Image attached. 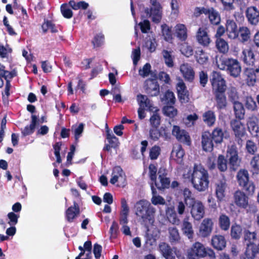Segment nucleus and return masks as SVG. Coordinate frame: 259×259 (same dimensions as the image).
<instances>
[{"label": "nucleus", "mask_w": 259, "mask_h": 259, "mask_svg": "<svg viewBox=\"0 0 259 259\" xmlns=\"http://www.w3.org/2000/svg\"><path fill=\"white\" fill-rule=\"evenodd\" d=\"M151 6L144 10L146 17L151 19L153 22L158 24L162 17V7L157 0H150Z\"/></svg>", "instance_id": "20e7f679"}, {"label": "nucleus", "mask_w": 259, "mask_h": 259, "mask_svg": "<svg viewBox=\"0 0 259 259\" xmlns=\"http://www.w3.org/2000/svg\"><path fill=\"white\" fill-rule=\"evenodd\" d=\"M137 101L140 107L149 109L152 107V104L147 96L141 94L137 95Z\"/></svg>", "instance_id": "58836bf2"}, {"label": "nucleus", "mask_w": 259, "mask_h": 259, "mask_svg": "<svg viewBox=\"0 0 259 259\" xmlns=\"http://www.w3.org/2000/svg\"><path fill=\"white\" fill-rule=\"evenodd\" d=\"M237 181L239 185L242 187L248 194L252 195L255 190L253 183L249 180V174L246 169H240L237 173Z\"/></svg>", "instance_id": "39448f33"}, {"label": "nucleus", "mask_w": 259, "mask_h": 259, "mask_svg": "<svg viewBox=\"0 0 259 259\" xmlns=\"http://www.w3.org/2000/svg\"><path fill=\"white\" fill-rule=\"evenodd\" d=\"M156 43L155 39L153 37H147L146 38L144 46L150 52H153L155 50Z\"/></svg>", "instance_id": "603ef678"}, {"label": "nucleus", "mask_w": 259, "mask_h": 259, "mask_svg": "<svg viewBox=\"0 0 259 259\" xmlns=\"http://www.w3.org/2000/svg\"><path fill=\"white\" fill-rule=\"evenodd\" d=\"M227 185L225 182L221 181L215 184V193L218 200L222 201L225 196Z\"/></svg>", "instance_id": "bb28decb"}, {"label": "nucleus", "mask_w": 259, "mask_h": 259, "mask_svg": "<svg viewBox=\"0 0 259 259\" xmlns=\"http://www.w3.org/2000/svg\"><path fill=\"white\" fill-rule=\"evenodd\" d=\"M259 73L258 68H246L244 71V74L246 77V80L249 85H253L256 81L257 73Z\"/></svg>", "instance_id": "a211bd4d"}, {"label": "nucleus", "mask_w": 259, "mask_h": 259, "mask_svg": "<svg viewBox=\"0 0 259 259\" xmlns=\"http://www.w3.org/2000/svg\"><path fill=\"white\" fill-rule=\"evenodd\" d=\"M245 106L246 109L250 111H255L257 109V105L251 97H246Z\"/></svg>", "instance_id": "5fc2aeb1"}, {"label": "nucleus", "mask_w": 259, "mask_h": 259, "mask_svg": "<svg viewBox=\"0 0 259 259\" xmlns=\"http://www.w3.org/2000/svg\"><path fill=\"white\" fill-rule=\"evenodd\" d=\"M246 16L251 24L256 25L259 22V12L255 7L248 8L246 11Z\"/></svg>", "instance_id": "412c9836"}, {"label": "nucleus", "mask_w": 259, "mask_h": 259, "mask_svg": "<svg viewBox=\"0 0 259 259\" xmlns=\"http://www.w3.org/2000/svg\"><path fill=\"white\" fill-rule=\"evenodd\" d=\"M176 34L178 38L182 40L187 38V30L184 24H179L176 26Z\"/></svg>", "instance_id": "79ce46f5"}, {"label": "nucleus", "mask_w": 259, "mask_h": 259, "mask_svg": "<svg viewBox=\"0 0 259 259\" xmlns=\"http://www.w3.org/2000/svg\"><path fill=\"white\" fill-rule=\"evenodd\" d=\"M243 60L246 65L253 66L256 62L254 54L251 49H246L242 52Z\"/></svg>", "instance_id": "a878e982"}, {"label": "nucleus", "mask_w": 259, "mask_h": 259, "mask_svg": "<svg viewBox=\"0 0 259 259\" xmlns=\"http://www.w3.org/2000/svg\"><path fill=\"white\" fill-rule=\"evenodd\" d=\"M162 35L164 39L169 41L172 39L171 30L166 24H163L161 26Z\"/></svg>", "instance_id": "13d9d810"}, {"label": "nucleus", "mask_w": 259, "mask_h": 259, "mask_svg": "<svg viewBox=\"0 0 259 259\" xmlns=\"http://www.w3.org/2000/svg\"><path fill=\"white\" fill-rule=\"evenodd\" d=\"M256 234L255 232H250L245 230L243 232V242L246 245H255L254 241L256 240Z\"/></svg>", "instance_id": "c756f323"}, {"label": "nucleus", "mask_w": 259, "mask_h": 259, "mask_svg": "<svg viewBox=\"0 0 259 259\" xmlns=\"http://www.w3.org/2000/svg\"><path fill=\"white\" fill-rule=\"evenodd\" d=\"M188 206L191 207V214L195 220L199 221L203 218L205 209L203 203L201 201H195Z\"/></svg>", "instance_id": "9d476101"}, {"label": "nucleus", "mask_w": 259, "mask_h": 259, "mask_svg": "<svg viewBox=\"0 0 259 259\" xmlns=\"http://www.w3.org/2000/svg\"><path fill=\"white\" fill-rule=\"evenodd\" d=\"M166 216L168 221L174 224L178 225L180 223V219L174 209L170 208L166 211Z\"/></svg>", "instance_id": "a19ab883"}, {"label": "nucleus", "mask_w": 259, "mask_h": 259, "mask_svg": "<svg viewBox=\"0 0 259 259\" xmlns=\"http://www.w3.org/2000/svg\"><path fill=\"white\" fill-rule=\"evenodd\" d=\"M258 251L255 245H248L244 254L240 256V259H254Z\"/></svg>", "instance_id": "c85d7f7f"}, {"label": "nucleus", "mask_w": 259, "mask_h": 259, "mask_svg": "<svg viewBox=\"0 0 259 259\" xmlns=\"http://www.w3.org/2000/svg\"><path fill=\"white\" fill-rule=\"evenodd\" d=\"M60 9L61 13L65 18L69 19L72 17L73 14L72 11L69 8L67 4H62Z\"/></svg>", "instance_id": "052dcab7"}, {"label": "nucleus", "mask_w": 259, "mask_h": 259, "mask_svg": "<svg viewBox=\"0 0 259 259\" xmlns=\"http://www.w3.org/2000/svg\"><path fill=\"white\" fill-rule=\"evenodd\" d=\"M213 222L211 219H204L200 224L199 230V235L202 237H206L210 235L212 230Z\"/></svg>", "instance_id": "4468645a"}, {"label": "nucleus", "mask_w": 259, "mask_h": 259, "mask_svg": "<svg viewBox=\"0 0 259 259\" xmlns=\"http://www.w3.org/2000/svg\"><path fill=\"white\" fill-rule=\"evenodd\" d=\"M218 67L225 70L230 76L237 78L240 76L241 66L239 62L235 59L220 58L217 61Z\"/></svg>", "instance_id": "7ed1b4c3"}, {"label": "nucleus", "mask_w": 259, "mask_h": 259, "mask_svg": "<svg viewBox=\"0 0 259 259\" xmlns=\"http://www.w3.org/2000/svg\"><path fill=\"white\" fill-rule=\"evenodd\" d=\"M200 14H204L208 16L210 22L213 25H218L221 22V17L219 13L213 8L199 9Z\"/></svg>", "instance_id": "9b49d317"}, {"label": "nucleus", "mask_w": 259, "mask_h": 259, "mask_svg": "<svg viewBox=\"0 0 259 259\" xmlns=\"http://www.w3.org/2000/svg\"><path fill=\"white\" fill-rule=\"evenodd\" d=\"M182 230L183 233L186 235L189 239L193 238L194 232L192 228V226L191 223L188 221V218H185L183 220Z\"/></svg>", "instance_id": "473e14b6"}, {"label": "nucleus", "mask_w": 259, "mask_h": 259, "mask_svg": "<svg viewBox=\"0 0 259 259\" xmlns=\"http://www.w3.org/2000/svg\"><path fill=\"white\" fill-rule=\"evenodd\" d=\"M210 81L213 93L225 92L227 87L226 81L220 73L213 71L211 73Z\"/></svg>", "instance_id": "423d86ee"}, {"label": "nucleus", "mask_w": 259, "mask_h": 259, "mask_svg": "<svg viewBox=\"0 0 259 259\" xmlns=\"http://www.w3.org/2000/svg\"><path fill=\"white\" fill-rule=\"evenodd\" d=\"M206 255V250L204 246L199 242H196L188 251V259H199Z\"/></svg>", "instance_id": "6e6552de"}, {"label": "nucleus", "mask_w": 259, "mask_h": 259, "mask_svg": "<svg viewBox=\"0 0 259 259\" xmlns=\"http://www.w3.org/2000/svg\"><path fill=\"white\" fill-rule=\"evenodd\" d=\"M161 136V133L157 128L152 127L149 130V138L154 141H157Z\"/></svg>", "instance_id": "774afa93"}, {"label": "nucleus", "mask_w": 259, "mask_h": 259, "mask_svg": "<svg viewBox=\"0 0 259 259\" xmlns=\"http://www.w3.org/2000/svg\"><path fill=\"white\" fill-rule=\"evenodd\" d=\"M42 29L44 32H46L49 29L52 33H56L58 31L55 24L50 21H47L42 25Z\"/></svg>", "instance_id": "680f3d73"}, {"label": "nucleus", "mask_w": 259, "mask_h": 259, "mask_svg": "<svg viewBox=\"0 0 259 259\" xmlns=\"http://www.w3.org/2000/svg\"><path fill=\"white\" fill-rule=\"evenodd\" d=\"M226 27L229 38L235 39L238 36L239 30H238L237 24L234 20L228 19L226 21Z\"/></svg>", "instance_id": "dca6fc26"}, {"label": "nucleus", "mask_w": 259, "mask_h": 259, "mask_svg": "<svg viewBox=\"0 0 259 259\" xmlns=\"http://www.w3.org/2000/svg\"><path fill=\"white\" fill-rule=\"evenodd\" d=\"M196 37L198 42L204 47H207L211 41L207 32L203 28L200 27L198 29Z\"/></svg>", "instance_id": "6ab92c4d"}, {"label": "nucleus", "mask_w": 259, "mask_h": 259, "mask_svg": "<svg viewBox=\"0 0 259 259\" xmlns=\"http://www.w3.org/2000/svg\"><path fill=\"white\" fill-rule=\"evenodd\" d=\"M184 154V151L180 145L174 147L171 152L172 156L177 157L178 161H181Z\"/></svg>", "instance_id": "de8ad7c7"}, {"label": "nucleus", "mask_w": 259, "mask_h": 259, "mask_svg": "<svg viewBox=\"0 0 259 259\" xmlns=\"http://www.w3.org/2000/svg\"><path fill=\"white\" fill-rule=\"evenodd\" d=\"M150 122L152 127L157 128L160 124V116L156 113H153L150 118Z\"/></svg>", "instance_id": "0e129e2a"}, {"label": "nucleus", "mask_w": 259, "mask_h": 259, "mask_svg": "<svg viewBox=\"0 0 259 259\" xmlns=\"http://www.w3.org/2000/svg\"><path fill=\"white\" fill-rule=\"evenodd\" d=\"M211 137L215 143L222 142L224 138V133L222 128L217 127L214 128L211 134Z\"/></svg>", "instance_id": "e433bc0d"}, {"label": "nucleus", "mask_w": 259, "mask_h": 259, "mask_svg": "<svg viewBox=\"0 0 259 259\" xmlns=\"http://www.w3.org/2000/svg\"><path fill=\"white\" fill-rule=\"evenodd\" d=\"M227 157L229 158L231 168L235 170L240 166L241 159L239 158L237 147L231 146L227 150Z\"/></svg>", "instance_id": "0eeeda50"}, {"label": "nucleus", "mask_w": 259, "mask_h": 259, "mask_svg": "<svg viewBox=\"0 0 259 259\" xmlns=\"http://www.w3.org/2000/svg\"><path fill=\"white\" fill-rule=\"evenodd\" d=\"M238 32L240 35L242 41H246L250 38V31L247 27H240L239 29Z\"/></svg>", "instance_id": "3c124183"}, {"label": "nucleus", "mask_w": 259, "mask_h": 259, "mask_svg": "<svg viewBox=\"0 0 259 259\" xmlns=\"http://www.w3.org/2000/svg\"><path fill=\"white\" fill-rule=\"evenodd\" d=\"M217 104L216 106L219 110L224 109L227 106V99L225 92L213 93Z\"/></svg>", "instance_id": "7c9ffc66"}, {"label": "nucleus", "mask_w": 259, "mask_h": 259, "mask_svg": "<svg viewBox=\"0 0 259 259\" xmlns=\"http://www.w3.org/2000/svg\"><path fill=\"white\" fill-rule=\"evenodd\" d=\"M195 57L196 60L200 64H204L208 61L207 55L202 50L196 52Z\"/></svg>", "instance_id": "a18cd8bd"}, {"label": "nucleus", "mask_w": 259, "mask_h": 259, "mask_svg": "<svg viewBox=\"0 0 259 259\" xmlns=\"http://www.w3.org/2000/svg\"><path fill=\"white\" fill-rule=\"evenodd\" d=\"M144 88L147 94L151 97L156 96L159 93V85L155 80L147 79L145 82Z\"/></svg>", "instance_id": "ddd939ff"}, {"label": "nucleus", "mask_w": 259, "mask_h": 259, "mask_svg": "<svg viewBox=\"0 0 259 259\" xmlns=\"http://www.w3.org/2000/svg\"><path fill=\"white\" fill-rule=\"evenodd\" d=\"M151 189L152 194V197L151 199L152 203L155 205L159 204L164 205L165 203L164 199L161 196L157 195L156 190L152 184H151Z\"/></svg>", "instance_id": "72a5a7b5"}, {"label": "nucleus", "mask_w": 259, "mask_h": 259, "mask_svg": "<svg viewBox=\"0 0 259 259\" xmlns=\"http://www.w3.org/2000/svg\"><path fill=\"white\" fill-rule=\"evenodd\" d=\"M158 180H159V182L156 180L153 183V185L154 184L158 189L162 190L169 187L170 181L168 177H164Z\"/></svg>", "instance_id": "c9c22d12"}, {"label": "nucleus", "mask_w": 259, "mask_h": 259, "mask_svg": "<svg viewBox=\"0 0 259 259\" xmlns=\"http://www.w3.org/2000/svg\"><path fill=\"white\" fill-rule=\"evenodd\" d=\"M228 96L229 100L232 102V103L238 102L239 94L235 88L231 87L229 89Z\"/></svg>", "instance_id": "09e8293b"}, {"label": "nucleus", "mask_w": 259, "mask_h": 259, "mask_svg": "<svg viewBox=\"0 0 259 259\" xmlns=\"http://www.w3.org/2000/svg\"><path fill=\"white\" fill-rule=\"evenodd\" d=\"M211 244L214 248L221 250L226 247V242L223 236L215 235L212 237Z\"/></svg>", "instance_id": "cd10ccee"}, {"label": "nucleus", "mask_w": 259, "mask_h": 259, "mask_svg": "<svg viewBox=\"0 0 259 259\" xmlns=\"http://www.w3.org/2000/svg\"><path fill=\"white\" fill-rule=\"evenodd\" d=\"M180 71L186 80L190 82L193 80L195 76V72L189 64L186 63L181 65Z\"/></svg>", "instance_id": "4be33fe9"}, {"label": "nucleus", "mask_w": 259, "mask_h": 259, "mask_svg": "<svg viewBox=\"0 0 259 259\" xmlns=\"http://www.w3.org/2000/svg\"><path fill=\"white\" fill-rule=\"evenodd\" d=\"M217 168L221 172H224L227 169V160L223 155H220L218 157Z\"/></svg>", "instance_id": "c03bdc74"}, {"label": "nucleus", "mask_w": 259, "mask_h": 259, "mask_svg": "<svg viewBox=\"0 0 259 259\" xmlns=\"http://www.w3.org/2000/svg\"><path fill=\"white\" fill-rule=\"evenodd\" d=\"M215 46L218 51L222 53H226L229 50L228 42L222 38H217Z\"/></svg>", "instance_id": "4c0bfd02"}, {"label": "nucleus", "mask_w": 259, "mask_h": 259, "mask_svg": "<svg viewBox=\"0 0 259 259\" xmlns=\"http://www.w3.org/2000/svg\"><path fill=\"white\" fill-rule=\"evenodd\" d=\"M239 119H234L231 121V126L236 137H243L245 130L243 124Z\"/></svg>", "instance_id": "b1692460"}, {"label": "nucleus", "mask_w": 259, "mask_h": 259, "mask_svg": "<svg viewBox=\"0 0 259 259\" xmlns=\"http://www.w3.org/2000/svg\"><path fill=\"white\" fill-rule=\"evenodd\" d=\"M157 169L154 164H150L149 165V176L151 181V183L153 185V183L156 180V173Z\"/></svg>", "instance_id": "e2e57ef3"}, {"label": "nucleus", "mask_w": 259, "mask_h": 259, "mask_svg": "<svg viewBox=\"0 0 259 259\" xmlns=\"http://www.w3.org/2000/svg\"><path fill=\"white\" fill-rule=\"evenodd\" d=\"M219 225L220 228L225 231L229 229L230 225L229 218L225 214H221L219 217Z\"/></svg>", "instance_id": "37998d69"}, {"label": "nucleus", "mask_w": 259, "mask_h": 259, "mask_svg": "<svg viewBox=\"0 0 259 259\" xmlns=\"http://www.w3.org/2000/svg\"><path fill=\"white\" fill-rule=\"evenodd\" d=\"M242 232V228L239 225L233 226L231 228V235L232 237L235 239H238L240 238Z\"/></svg>", "instance_id": "bf43d9fd"}, {"label": "nucleus", "mask_w": 259, "mask_h": 259, "mask_svg": "<svg viewBox=\"0 0 259 259\" xmlns=\"http://www.w3.org/2000/svg\"><path fill=\"white\" fill-rule=\"evenodd\" d=\"M233 104L236 118L239 120L243 119L244 118L245 109L243 104L239 101Z\"/></svg>", "instance_id": "2f4dec72"}, {"label": "nucleus", "mask_w": 259, "mask_h": 259, "mask_svg": "<svg viewBox=\"0 0 259 259\" xmlns=\"http://www.w3.org/2000/svg\"><path fill=\"white\" fill-rule=\"evenodd\" d=\"M172 135L179 142L188 146L191 145V139L188 133L184 130L181 129L179 126L174 125L172 130Z\"/></svg>", "instance_id": "1a4fd4ad"}, {"label": "nucleus", "mask_w": 259, "mask_h": 259, "mask_svg": "<svg viewBox=\"0 0 259 259\" xmlns=\"http://www.w3.org/2000/svg\"><path fill=\"white\" fill-rule=\"evenodd\" d=\"M246 149L249 153L254 154L257 150L256 145L252 141L247 140L246 143Z\"/></svg>", "instance_id": "338daca9"}, {"label": "nucleus", "mask_w": 259, "mask_h": 259, "mask_svg": "<svg viewBox=\"0 0 259 259\" xmlns=\"http://www.w3.org/2000/svg\"><path fill=\"white\" fill-rule=\"evenodd\" d=\"M163 112L164 115L170 118H173L177 114V110L171 105L165 106L163 108Z\"/></svg>", "instance_id": "864d4df0"}, {"label": "nucleus", "mask_w": 259, "mask_h": 259, "mask_svg": "<svg viewBox=\"0 0 259 259\" xmlns=\"http://www.w3.org/2000/svg\"><path fill=\"white\" fill-rule=\"evenodd\" d=\"M163 58L164 59L165 63L169 67H172L174 65L173 60L171 55L168 51L164 50L162 52Z\"/></svg>", "instance_id": "69168bd1"}, {"label": "nucleus", "mask_w": 259, "mask_h": 259, "mask_svg": "<svg viewBox=\"0 0 259 259\" xmlns=\"http://www.w3.org/2000/svg\"><path fill=\"white\" fill-rule=\"evenodd\" d=\"M190 178L193 187L198 191L203 192L207 189L209 183V175L201 164H194Z\"/></svg>", "instance_id": "f257e3e1"}, {"label": "nucleus", "mask_w": 259, "mask_h": 259, "mask_svg": "<svg viewBox=\"0 0 259 259\" xmlns=\"http://www.w3.org/2000/svg\"><path fill=\"white\" fill-rule=\"evenodd\" d=\"M180 51L182 54L187 57L192 56L193 54V50L192 47L186 43H184L181 45Z\"/></svg>", "instance_id": "6e6d98bb"}, {"label": "nucleus", "mask_w": 259, "mask_h": 259, "mask_svg": "<svg viewBox=\"0 0 259 259\" xmlns=\"http://www.w3.org/2000/svg\"><path fill=\"white\" fill-rule=\"evenodd\" d=\"M201 145L202 149L206 152H211L213 149V139L211 134L205 131L201 135Z\"/></svg>", "instance_id": "2eb2a0df"}, {"label": "nucleus", "mask_w": 259, "mask_h": 259, "mask_svg": "<svg viewBox=\"0 0 259 259\" xmlns=\"http://www.w3.org/2000/svg\"><path fill=\"white\" fill-rule=\"evenodd\" d=\"M203 121L208 126H212L216 120L215 115L214 112L208 110L203 114L202 115Z\"/></svg>", "instance_id": "f704fd0d"}, {"label": "nucleus", "mask_w": 259, "mask_h": 259, "mask_svg": "<svg viewBox=\"0 0 259 259\" xmlns=\"http://www.w3.org/2000/svg\"><path fill=\"white\" fill-rule=\"evenodd\" d=\"M159 251L165 259H175V255L170 246L165 242L159 244Z\"/></svg>", "instance_id": "5701e85b"}, {"label": "nucleus", "mask_w": 259, "mask_h": 259, "mask_svg": "<svg viewBox=\"0 0 259 259\" xmlns=\"http://www.w3.org/2000/svg\"><path fill=\"white\" fill-rule=\"evenodd\" d=\"M31 119V120L30 124L29 125L26 126L23 129L21 130V133L23 137H26L33 134L36 126L39 124V120L36 115L32 114Z\"/></svg>", "instance_id": "aec40b11"}, {"label": "nucleus", "mask_w": 259, "mask_h": 259, "mask_svg": "<svg viewBox=\"0 0 259 259\" xmlns=\"http://www.w3.org/2000/svg\"><path fill=\"white\" fill-rule=\"evenodd\" d=\"M73 204V206L69 207L66 211V218L69 222H72L80 212L77 203L74 202Z\"/></svg>", "instance_id": "393cba45"}, {"label": "nucleus", "mask_w": 259, "mask_h": 259, "mask_svg": "<svg viewBox=\"0 0 259 259\" xmlns=\"http://www.w3.org/2000/svg\"><path fill=\"white\" fill-rule=\"evenodd\" d=\"M169 234V240L170 242H177L180 239V234L178 229L176 227H169L168 228Z\"/></svg>", "instance_id": "8fccbe9b"}, {"label": "nucleus", "mask_w": 259, "mask_h": 259, "mask_svg": "<svg viewBox=\"0 0 259 259\" xmlns=\"http://www.w3.org/2000/svg\"><path fill=\"white\" fill-rule=\"evenodd\" d=\"M107 140L109 144L111 145L113 148H116L119 145L118 139L115 136V135L110 131L107 132Z\"/></svg>", "instance_id": "49530a36"}, {"label": "nucleus", "mask_w": 259, "mask_h": 259, "mask_svg": "<svg viewBox=\"0 0 259 259\" xmlns=\"http://www.w3.org/2000/svg\"><path fill=\"white\" fill-rule=\"evenodd\" d=\"M185 204L188 206L195 201L194 198L192 197V192L188 188H185L183 192Z\"/></svg>", "instance_id": "4d7b16f0"}, {"label": "nucleus", "mask_w": 259, "mask_h": 259, "mask_svg": "<svg viewBox=\"0 0 259 259\" xmlns=\"http://www.w3.org/2000/svg\"><path fill=\"white\" fill-rule=\"evenodd\" d=\"M125 181V175L122 168L120 166H115L113 168L112 178L110 182L112 184H115L117 182L124 183Z\"/></svg>", "instance_id": "f3484780"}, {"label": "nucleus", "mask_w": 259, "mask_h": 259, "mask_svg": "<svg viewBox=\"0 0 259 259\" xmlns=\"http://www.w3.org/2000/svg\"><path fill=\"white\" fill-rule=\"evenodd\" d=\"M233 198L234 203L237 206L244 209L248 207L249 198L243 191H235L233 194Z\"/></svg>", "instance_id": "f8f14e48"}, {"label": "nucleus", "mask_w": 259, "mask_h": 259, "mask_svg": "<svg viewBox=\"0 0 259 259\" xmlns=\"http://www.w3.org/2000/svg\"><path fill=\"white\" fill-rule=\"evenodd\" d=\"M134 209L135 215L140 219L143 224L153 222L156 209L148 200L141 199L137 201Z\"/></svg>", "instance_id": "f03ea898"}, {"label": "nucleus", "mask_w": 259, "mask_h": 259, "mask_svg": "<svg viewBox=\"0 0 259 259\" xmlns=\"http://www.w3.org/2000/svg\"><path fill=\"white\" fill-rule=\"evenodd\" d=\"M161 101L167 105H173L175 103V97L173 92L168 90L161 98Z\"/></svg>", "instance_id": "ea45409f"}]
</instances>
